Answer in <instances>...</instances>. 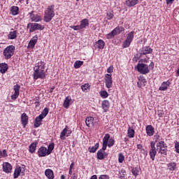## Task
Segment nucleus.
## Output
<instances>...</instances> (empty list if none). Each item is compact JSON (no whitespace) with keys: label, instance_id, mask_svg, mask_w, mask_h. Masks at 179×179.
<instances>
[{"label":"nucleus","instance_id":"nucleus-1","mask_svg":"<svg viewBox=\"0 0 179 179\" xmlns=\"http://www.w3.org/2000/svg\"><path fill=\"white\" fill-rule=\"evenodd\" d=\"M54 16H55V14L54 13V5H52L45 12V16H44L45 22H46L47 23H48V22H51Z\"/></svg>","mask_w":179,"mask_h":179},{"label":"nucleus","instance_id":"nucleus-2","mask_svg":"<svg viewBox=\"0 0 179 179\" xmlns=\"http://www.w3.org/2000/svg\"><path fill=\"white\" fill-rule=\"evenodd\" d=\"M15 46L9 45L3 50V54L6 59H9L10 58H12V57H13V55H15Z\"/></svg>","mask_w":179,"mask_h":179},{"label":"nucleus","instance_id":"nucleus-3","mask_svg":"<svg viewBox=\"0 0 179 179\" xmlns=\"http://www.w3.org/2000/svg\"><path fill=\"white\" fill-rule=\"evenodd\" d=\"M136 68L138 72L142 73V75H146V74L149 73V72H150L149 66H148V64H145L143 63H138Z\"/></svg>","mask_w":179,"mask_h":179},{"label":"nucleus","instance_id":"nucleus-4","mask_svg":"<svg viewBox=\"0 0 179 179\" xmlns=\"http://www.w3.org/2000/svg\"><path fill=\"white\" fill-rule=\"evenodd\" d=\"M27 29H29L30 33H33L35 30H43L44 26L38 23H29L27 24Z\"/></svg>","mask_w":179,"mask_h":179},{"label":"nucleus","instance_id":"nucleus-5","mask_svg":"<svg viewBox=\"0 0 179 179\" xmlns=\"http://www.w3.org/2000/svg\"><path fill=\"white\" fill-rule=\"evenodd\" d=\"M134 34H135V31H132L127 35V39L123 43L124 48H127L129 45H131V43L134 40Z\"/></svg>","mask_w":179,"mask_h":179},{"label":"nucleus","instance_id":"nucleus-6","mask_svg":"<svg viewBox=\"0 0 179 179\" xmlns=\"http://www.w3.org/2000/svg\"><path fill=\"white\" fill-rule=\"evenodd\" d=\"M34 69V79L36 80L37 79H45V71H44V70Z\"/></svg>","mask_w":179,"mask_h":179},{"label":"nucleus","instance_id":"nucleus-7","mask_svg":"<svg viewBox=\"0 0 179 179\" xmlns=\"http://www.w3.org/2000/svg\"><path fill=\"white\" fill-rule=\"evenodd\" d=\"M121 31H122V27H117L115 28L114 30H113L111 32L108 34L106 35V38L108 39L113 38L115 36H117V34H120Z\"/></svg>","mask_w":179,"mask_h":179},{"label":"nucleus","instance_id":"nucleus-8","mask_svg":"<svg viewBox=\"0 0 179 179\" xmlns=\"http://www.w3.org/2000/svg\"><path fill=\"white\" fill-rule=\"evenodd\" d=\"M105 85L108 89L113 87V78L110 74L105 75Z\"/></svg>","mask_w":179,"mask_h":179},{"label":"nucleus","instance_id":"nucleus-9","mask_svg":"<svg viewBox=\"0 0 179 179\" xmlns=\"http://www.w3.org/2000/svg\"><path fill=\"white\" fill-rule=\"evenodd\" d=\"M39 157H44L47 155H51V151H49L45 147H41L38 151Z\"/></svg>","mask_w":179,"mask_h":179},{"label":"nucleus","instance_id":"nucleus-10","mask_svg":"<svg viewBox=\"0 0 179 179\" xmlns=\"http://www.w3.org/2000/svg\"><path fill=\"white\" fill-rule=\"evenodd\" d=\"M13 90L15 93L11 96V99L16 100L17 97H19V94H20V85H14Z\"/></svg>","mask_w":179,"mask_h":179},{"label":"nucleus","instance_id":"nucleus-11","mask_svg":"<svg viewBox=\"0 0 179 179\" xmlns=\"http://www.w3.org/2000/svg\"><path fill=\"white\" fill-rule=\"evenodd\" d=\"M105 45H106V42H104V41L101 39H99L98 41H96L94 43V48H96L98 50H103Z\"/></svg>","mask_w":179,"mask_h":179},{"label":"nucleus","instance_id":"nucleus-12","mask_svg":"<svg viewBox=\"0 0 179 179\" xmlns=\"http://www.w3.org/2000/svg\"><path fill=\"white\" fill-rule=\"evenodd\" d=\"M21 122L24 128H25L26 125L29 124V116H27L25 113H22L21 115Z\"/></svg>","mask_w":179,"mask_h":179},{"label":"nucleus","instance_id":"nucleus-13","mask_svg":"<svg viewBox=\"0 0 179 179\" xmlns=\"http://www.w3.org/2000/svg\"><path fill=\"white\" fill-rule=\"evenodd\" d=\"M72 134V130H69L67 129V127H66L61 132L60 138L61 139H65L64 136H69Z\"/></svg>","mask_w":179,"mask_h":179},{"label":"nucleus","instance_id":"nucleus-14","mask_svg":"<svg viewBox=\"0 0 179 179\" xmlns=\"http://www.w3.org/2000/svg\"><path fill=\"white\" fill-rule=\"evenodd\" d=\"M43 120H44V117L39 115L38 117H36L34 121V128H38L40 125H41V122H43Z\"/></svg>","mask_w":179,"mask_h":179},{"label":"nucleus","instance_id":"nucleus-15","mask_svg":"<svg viewBox=\"0 0 179 179\" xmlns=\"http://www.w3.org/2000/svg\"><path fill=\"white\" fill-rule=\"evenodd\" d=\"M152 52H153V49L149 46H145L141 51V55H146L147 54H152Z\"/></svg>","mask_w":179,"mask_h":179},{"label":"nucleus","instance_id":"nucleus-16","mask_svg":"<svg viewBox=\"0 0 179 179\" xmlns=\"http://www.w3.org/2000/svg\"><path fill=\"white\" fill-rule=\"evenodd\" d=\"M170 85H171V83H170V81H166V82H163L161 85V86L159 88V90H160L161 92H164L166 90H167L169 86H170Z\"/></svg>","mask_w":179,"mask_h":179},{"label":"nucleus","instance_id":"nucleus-17","mask_svg":"<svg viewBox=\"0 0 179 179\" xmlns=\"http://www.w3.org/2000/svg\"><path fill=\"white\" fill-rule=\"evenodd\" d=\"M3 170L5 173H10L12 171V165L8 162H4L3 164Z\"/></svg>","mask_w":179,"mask_h":179},{"label":"nucleus","instance_id":"nucleus-18","mask_svg":"<svg viewBox=\"0 0 179 179\" xmlns=\"http://www.w3.org/2000/svg\"><path fill=\"white\" fill-rule=\"evenodd\" d=\"M71 101H72V98L71 96L66 97L63 103V107H64V108H69V106H71Z\"/></svg>","mask_w":179,"mask_h":179},{"label":"nucleus","instance_id":"nucleus-19","mask_svg":"<svg viewBox=\"0 0 179 179\" xmlns=\"http://www.w3.org/2000/svg\"><path fill=\"white\" fill-rule=\"evenodd\" d=\"M157 150H167V146L164 145V141H159L157 143Z\"/></svg>","mask_w":179,"mask_h":179},{"label":"nucleus","instance_id":"nucleus-20","mask_svg":"<svg viewBox=\"0 0 179 179\" xmlns=\"http://www.w3.org/2000/svg\"><path fill=\"white\" fill-rule=\"evenodd\" d=\"M139 3V0H127L126 5L129 6V8H132V6H135V5H138Z\"/></svg>","mask_w":179,"mask_h":179},{"label":"nucleus","instance_id":"nucleus-21","mask_svg":"<svg viewBox=\"0 0 179 179\" xmlns=\"http://www.w3.org/2000/svg\"><path fill=\"white\" fill-rule=\"evenodd\" d=\"M146 134L148 136H153V134H155V128L152 125H148L146 127Z\"/></svg>","mask_w":179,"mask_h":179},{"label":"nucleus","instance_id":"nucleus-22","mask_svg":"<svg viewBox=\"0 0 179 179\" xmlns=\"http://www.w3.org/2000/svg\"><path fill=\"white\" fill-rule=\"evenodd\" d=\"M23 169L24 168H22L20 166L17 167L14 171L13 176H14V178L16 179L19 177V176H20V173H23Z\"/></svg>","mask_w":179,"mask_h":179},{"label":"nucleus","instance_id":"nucleus-23","mask_svg":"<svg viewBox=\"0 0 179 179\" xmlns=\"http://www.w3.org/2000/svg\"><path fill=\"white\" fill-rule=\"evenodd\" d=\"M38 40V36L37 35H35L29 41V47H31L33 48L36 44H37V41Z\"/></svg>","mask_w":179,"mask_h":179},{"label":"nucleus","instance_id":"nucleus-24","mask_svg":"<svg viewBox=\"0 0 179 179\" xmlns=\"http://www.w3.org/2000/svg\"><path fill=\"white\" fill-rule=\"evenodd\" d=\"M34 69L44 71V69H45V63H44V62H38L37 66H36Z\"/></svg>","mask_w":179,"mask_h":179},{"label":"nucleus","instance_id":"nucleus-25","mask_svg":"<svg viewBox=\"0 0 179 179\" xmlns=\"http://www.w3.org/2000/svg\"><path fill=\"white\" fill-rule=\"evenodd\" d=\"M102 108L104 110L105 113L110 108V102L107 100H104L101 103Z\"/></svg>","mask_w":179,"mask_h":179},{"label":"nucleus","instance_id":"nucleus-26","mask_svg":"<svg viewBox=\"0 0 179 179\" xmlns=\"http://www.w3.org/2000/svg\"><path fill=\"white\" fill-rule=\"evenodd\" d=\"M104 153H106V152L99 150L96 154L97 159L99 160H103L105 157H107V155H104Z\"/></svg>","mask_w":179,"mask_h":179},{"label":"nucleus","instance_id":"nucleus-27","mask_svg":"<svg viewBox=\"0 0 179 179\" xmlns=\"http://www.w3.org/2000/svg\"><path fill=\"white\" fill-rule=\"evenodd\" d=\"M30 19L32 22H40V20H41V17L37 15L33 14V11L30 13Z\"/></svg>","mask_w":179,"mask_h":179},{"label":"nucleus","instance_id":"nucleus-28","mask_svg":"<svg viewBox=\"0 0 179 179\" xmlns=\"http://www.w3.org/2000/svg\"><path fill=\"white\" fill-rule=\"evenodd\" d=\"M17 37V31H10L8 35L9 40H15Z\"/></svg>","mask_w":179,"mask_h":179},{"label":"nucleus","instance_id":"nucleus-29","mask_svg":"<svg viewBox=\"0 0 179 179\" xmlns=\"http://www.w3.org/2000/svg\"><path fill=\"white\" fill-rule=\"evenodd\" d=\"M46 177L49 179H54V172L51 169H46L45 171Z\"/></svg>","mask_w":179,"mask_h":179},{"label":"nucleus","instance_id":"nucleus-30","mask_svg":"<svg viewBox=\"0 0 179 179\" xmlns=\"http://www.w3.org/2000/svg\"><path fill=\"white\" fill-rule=\"evenodd\" d=\"M8 64L6 63H1L0 64V72L1 73H5L6 71H8Z\"/></svg>","mask_w":179,"mask_h":179},{"label":"nucleus","instance_id":"nucleus-31","mask_svg":"<svg viewBox=\"0 0 179 179\" xmlns=\"http://www.w3.org/2000/svg\"><path fill=\"white\" fill-rule=\"evenodd\" d=\"M89 26V20L87 19H84L81 21L80 27L82 29H86Z\"/></svg>","mask_w":179,"mask_h":179},{"label":"nucleus","instance_id":"nucleus-32","mask_svg":"<svg viewBox=\"0 0 179 179\" xmlns=\"http://www.w3.org/2000/svg\"><path fill=\"white\" fill-rule=\"evenodd\" d=\"M99 143H97L95 144L94 146L90 147L88 148V151L90 152V153H96V152L99 149Z\"/></svg>","mask_w":179,"mask_h":179},{"label":"nucleus","instance_id":"nucleus-33","mask_svg":"<svg viewBox=\"0 0 179 179\" xmlns=\"http://www.w3.org/2000/svg\"><path fill=\"white\" fill-rule=\"evenodd\" d=\"M94 120V118L93 117H87L85 120L87 127H92Z\"/></svg>","mask_w":179,"mask_h":179},{"label":"nucleus","instance_id":"nucleus-34","mask_svg":"<svg viewBox=\"0 0 179 179\" xmlns=\"http://www.w3.org/2000/svg\"><path fill=\"white\" fill-rule=\"evenodd\" d=\"M167 166L170 171H174V170L177 169V164H176V162H170Z\"/></svg>","mask_w":179,"mask_h":179},{"label":"nucleus","instance_id":"nucleus-35","mask_svg":"<svg viewBox=\"0 0 179 179\" xmlns=\"http://www.w3.org/2000/svg\"><path fill=\"white\" fill-rule=\"evenodd\" d=\"M36 148H37V143H32L29 145V152H30V153H34V152H36Z\"/></svg>","mask_w":179,"mask_h":179},{"label":"nucleus","instance_id":"nucleus-36","mask_svg":"<svg viewBox=\"0 0 179 179\" xmlns=\"http://www.w3.org/2000/svg\"><path fill=\"white\" fill-rule=\"evenodd\" d=\"M11 14L13 15V16H16L17 13H19V7L17 6H13L10 10Z\"/></svg>","mask_w":179,"mask_h":179},{"label":"nucleus","instance_id":"nucleus-37","mask_svg":"<svg viewBox=\"0 0 179 179\" xmlns=\"http://www.w3.org/2000/svg\"><path fill=\"white\" fill-rule=\"evenodd\" d=\"M127 134L129 138H134V136H135V130H134V129H131V127H129Z\"/></svg>","mask_w":179,"mask_h":179},{"label":"nucleus","instance_id":"nucleus-38","mask_svg":"<svg viewBox=\"0 0 179 179\" xmlns=\"http://www.w3.org/2000/svg\"><path fill=\"white\" fill-rule=\"evenodd\" d=\"M157 152L156 151V149H150V156L152 160H155V157H156V154Z\"/></svg>","mask_w":179,"mask_h":179},{"label":"nucleus","instance_id":"nucleus-39","mask_svg":"<svg viewBox=\"0 0 179 179\" xmlns=\"http://www.w3.org/2000/svg\"><path fill=\"white\" fill-rule=\"evenodd\" d=\"M106 17L108 20H112L114 19V12L113 11H108L106 13Z\"/></svg>","mask_w":179,"mask_h":179},{"label":"nucleus","instance_id":"nucleus-40","mask_svg":"<svg viewBox=\"0 0 179 179\" xmlns=\"http://www.w3.org/2000/svg\"><path fill=\"white\" fill-rule=\"evenodd\" d=\"M82 65H83V61H76L74 63V68L78 69L80 66H82Z\"/></svg>","mask_w":179,"mask_h":179},{"label":"nucleus","instance_id":"nucleus-41","mask_svg":"<svg viewBox=\"0 0 179 179\" xmlns=\"http://www.w3.org/2000/svg\"><path fill=\"white\" fill-rule=\"evenodd\" d=\"M100 96L102 97V99H107V97H108V92H107L106 90L101 91Z\"/></svg>","mask_w":179,"mask_h":179},{"label":"nucleus","instance_id":"nucleus-42","mask_svg":"<svg viewBox=\"0 0 179 179\" xmlns=\"http://www.w3.org/2000/svg\"><path fill=\"white\" fill-rule=\"evenodd\" d=\"M48 114V108H45L42 113L40 114L43 118H45Z\"/></svg>","mask_w":179,"mask_h":179},{"label":"nucleus","instance_id":"nucleus-43","mask_svg":"<svg viewBox=\"0 0 179 179\" xmlns=\"http://www.w3.org/2000/svg\"><path fill=\"white\" fill-rule=\"evenodd\" d=\"M109 141H110V134H105V136L103 138V143H108Z\"/></svg>","mask_w":179,"mask_h":179},{"label":"nucleus","instance_id":"nucleus-44","mask_svg":"<svg viewBox=\"0 0 179 179\" xmlns=\"http://www.w3.org/2000/svg\"><path fill=\"white\" fill-rule=\"evenodd\" d=\"M139 82L143 85V86H146V83H147V81H146V78H145V77L143 76H140L139 78Z\"/></svg>","mask_w":179,"mask_h":179},{"label":"nucleus","instance_id":"nucleus-45","mask_svg":"<svg viewBox=\"0 0 179 179\" xmlns=\"http://www.w3.org/2000/svg\"><path fill=\"white\" fill-rule=\"evenodd\" d=\"M131 173L133 174V176H135V177H136L138 176V174L139 173V169L138 168H133L131 170Z\"/></svg>","mask_w":179,"mask_h":179},{"label":"nucleus","instance_id":"nucleus-46","mask_svg":"<svg viewBox=\"0 0 179 179\" xmlns=\"http://www.w3.org/2000/svg\"><path fill=\"white\" fill-rule=\"evenodd\" d=\"M124 159H125V157H124V155L122 153H120L118 155L119 163H123Z\"/></svg>","mask_w":179,"mask_h":179},{"label":"nucleus","instance_id":"nucleus-47","mask_svg":"<svg viewBox=\"0 0 179 179\" xmlns=\"http://www.w3.org/2000/svg\"><path fill=\"white\" fill-rule=\"evenodd\" d=\"M114 143H115V141L113 138H110L108 141V148H111L112 146H114Z\"/></svg>","mask_w":179,"mask_h":179},{"label":"nucleus","instance_id":"nucleus-48","mask_svg":"<svg viewBox=\"0 0 179 179\" xmlns=\"http://www.w3.org/2000/svg\"><path fill=\"white\" fill-rule=\"evenodd\" d=\"M89 87H90L89 84H85L81 86V89L83 92H87V89H89Z\"/></svg>","mask_w":179,"mask_h":179},{"label":"nucleus","instance_id":"nucleus-49","mask_svg":"<svg viewBox=\"0 0 179 179\" xmlns=\"http://www.w3.org/2000/svg\"><path fill=\"white\" fill-rule=\"evenodd\" d=\"M70 29H73V30H76V31L82 30V28H80V25L70 26Z\"/></svg>","mask_w":179,"mask_h":179},{"label":"nucleus","instance_id":"nucleus-50","mask_svg":"<svg viewBox=\"0 0 179 179\" xmlns=\"http://www.w3.org/2000/svg\"><path fill=\"white\" fill-rule=\"evenodd\" d=\"M48 150L50 152V153L54 150V143H52L48 145Z\"/></svg>","mask_w":179,"mask_h":179},{"label":"nucleus","instance_id":"nucleus-51","mask_svg":"<svg viewBox=\"0 0 179 179\" xmlns=\"http://www.w3.org/2000/svg\"><path fill=\"white\" fill-rule=\"evenodd\" d=\"M108 145V143H103L102 149H101L99 150H102V152H104V150H106V149H107V145Z\"/></svg>","mask_w":179,"mask_h":179},{"label":"nucleus","instance_id":"nucleus-52","mask_svg":"<svg viewBox=\"0 0 179 179\" xmlns=\"http://www.w3.org/2000/svg\"><path fill=\"white\" fill-rule=\"evenodd\" d=\"M99 179H110V177L108 175H101Z\"/></svg>","mask_w":179,"mask_h":179},{"label":"nucleus","instance_id":"nucleus-53","mask_svg":"<svg viewBox=\"0 0 179 179\" xmlns=\"http://www.w3.org/2000/svg\"><path fill=\"white\" fill-rule=\"evenodd\" d=\"M175 149H176V152L179 153V142L175 143Z\"/></svg>","mask_w":179,"mask_h":179},{"label":"nucleus","instance_id":"nucleus-54","mask_svg":"<svg viewBox=\"0 0 179 179\" xmlns=\"http://www.w3.org/2000/svg\"><path fill=\"white\" fill-rule=\"evenodd\" d=\"M113 71H114V69L113 66H110L107 69L108 73H113Z\"/></svg>","mask_w":179,"mask_h":179},{"label":"nucleus","instance_id":"nucleus-55","mask_svg":"<svg viewBox=\"0 0 179 179\" xmlns=\"http://www.w3.org/2000/svg\"><path fill=\"white\" fill-rule=\"evenodd\" d=\"M159 153H161V155H164L166 156L167 155V150H157Z\"/></svg>","mask_w":179,"mask_h":179},{"label":"nucleus","instance_id":"nucleus-56","mask_svg":"<svg viewBox=\"0 0 179 179\" xmlns=\"http://www.w3.org/2000/svg\"><path fill=\"white\" fill-rule=\"evenodd\" d=\"M150 145H151V149H156V147H155L156 146V143H155V142L151 141Z\"/></svg>","mask_w":179,"mask_h":179},{"label":"nucleus","instance_id":"nucleus-57","mask_svg":"<svg viewBox=\"0 0 179 179\" xmlns=\"http://www.w3.org/2000/svg\"><path fill=\"white\" fill-rule=\"evenodd\" d=\"M153 68H155V63L152 62L149 65V69H153Z\"/></svg>","mask_w":179,"mask_h":179},{"label":"nucleus","instance_id":"nucleus-58","mask_svg":"<svg viewBox=\"0 0 179 179\" xmlns=\"http://www.w3.org/2000/svg\"><path fill=\"white\" fill-rule=\"evenodd\" d=\"M1 156H3V157H6V156H8V155H6V150H3Z\"/></svg>","mask_w":179,"mask_h":179},{"label":"nucleus","instance_id":"nucleus-59","mask_svg":"<svg viewBox=\"0 0 179 179\" xmlns=\"http://www.w3.org/2000/svg\"><path fill=\"white\" fill-rule=\"evenodd\" d=\"M121 173H122V175L120 176V178H124V177H125V170L122 169Z\"/></svg>","mask_w":179,"mask_h":179},{"label":"nucleus","instance_id":"nucleus-60","mask_svg":"<svg viewBox=\"0 0 179 179\" xmlns=\"http://www.w3.org/2000/svg\"><path fill=\"white\" fill-rule=\"evenodd\" d=\"M174 2V0H166L167 5H170V3H173Z\"/></svg>","mask_w":179,"mask_h":179},{"label":"nucleus","instance_id":"nucleus-61","mask_svg":"<svg viewBox=\"0 0 179 179\" xmlns=\"http://www.w3.org/2000/svg\"><path fill=\"white\" fill-rule=\"evenodd\" d=\"M141 153H143V155H148V151L145 149H141Z\"/></svg>","mask_w":179,"mask_h":179},{"label":"nucleus","instance_id":"nucleus-62","mask_svg":"<svg viewBox=\"0 0 179 179\" xmlns=\"http://www.w3.org/2000/svg\"><path fill=\"white\" fill-rule=\"evenodd\" d=\"M142 148H143V146L141 144H138L137 145V149H139V150H142Z\"/></svg>","mask_w":179,"mask_h":179},{"label":"nucleus","instance_id":"nucleus-63","mask_svg":"<svg viewBox=\"0 0 179 179\" xmlns=\"http://www.w3.org/2000/svg\"><path fill=\"white\" fill-rule=\"evenodd\" d=\"M77 178H78V177L76 176V174L73 173V176L71 177V179H77Z\"/></svg>","mask_w":179,"mask_h":179},{"label":"nucleus","instance_id":"nucleus-64","mask_svg":"<svg viewBox=\"0 0 179 179\" xmlns=\"http://www.w3.org/2000/svg\"><path fill=\"white\" fill-rule=\"evenodd\" d=\"M90 179H97V176L94 175L90 178Z\"/></svg>","mask_w":179,"mask_h":179}]
</instances>
